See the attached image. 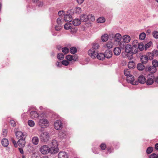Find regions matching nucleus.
<instances>
[{
    "mask_svg": "<svg viewBox=\"0 0 158 158\" xmlns=\"http://www.w3.org/2000/svg\"><path fill=\"white\" fill-rule=\"evenodd\" d=\"M152 52L155 57H156L158 56V50L157 49L153 50Z\"/></svg>",
    "mask_w": 158,
    "mask_h": 158,
    "instance_id": "obj_47",
    "label": "nucleus"
},
{
    "mask_svg": "<svg viewBox=\"0 0 158 158\" xmlns=\"http://www.w3.org/2000/svg\"><path fill=\"white\" fill-rule=\"evenodd\" d=\"M138 51V50L137 45L136 44H134L132 47L131 54H135Z\"/></svg>",
    "mask_w": 158,
    "mask_h": 158,
    "instance_id": "obj_19",
    "label": "nucleus"
},
{
    "mask_svg": "<svg viewBox=\"0 0 158 158\" xmlns=\"http://www.w3.org/2000/svg\"><path fill=\"white\" fill-rule=\"evenodd\" d=\"M124 75L127 77L130 75V71L129 69H125L124 71Z\"/></svg>",
    "mask_w": 158,
    "mask_h": 158,
    "instance_id": "obj_43",
    "label": "nucleus"
},
{
    "mask_svg": "<svg viewBox=\"0 0 158 158\" xmlns=\"http://www.w3.org/2000/svg\"><path fill=\"white\" fill-rule=\"evenodd\" d=\"M132 46L131 45L128 44L125 46V50L126 52L131 54Z\"/></svg>",
    "mask_w": 158,
    "mask_h": 158,
    "instance_id": "obj_20",
    "label": "nucleus"
},
{
    "mask_svg": "<svg viewBox=\"0 0 158 158\" xmlns=\"http://www.w3.org/2000/svg\"><path fill=\"white\" fill-rule=\"evenodd\" d=\"M48 121L45 119H40L39 121V125L42 128H44L47 125Z\"/></svg>",
    "mask_w": 158,
    "mask_h": 158,
    "instance_id": "obj_5",
    "label": "nucleus"
},
{
    "mask_svg": "<svg viewBox=\"0 0 158 158\" xmlns=\"http://www.w3.org/2000/svg\"><path fill=\"white\" fill-rule=\"evenodd\" d=\"M55 128L57 130H60L62 128L61 121L60 120H57L54 123Z\"/></svg>",
    "mask_w": 158,
    "mask_h": 158,
    "instance_id": "obj_9",
    "label": "nucleus"
},
{
    "mask_svg": "<svg viewBox=\"0 0 158 158\" xmlns=\"http://www.w3.org/2000/svg\"><path fill=\"white\" fill-rule=\"evenodd\" d=\"M64 22V19L62 17L59 18L56 20V22L58 25L61 26Z\"/></svg>",
    "mask_w": 158,
    "mask_h": 158,
    "instance_id": "obj_30",
    "label": "nucleus"
},
{
    "mask_svg": "<svg viewBox=\"0 0 158 158\" xmlns=\"http://www.w3.org/2000/svg\"><path fill=\"white\" fill-rule=\"evenodd\" d=\"M58 158H68V155L65 152H60L58 154Z\"/></svg>",
    "mask_w": 158,
    "mask_h": 158,
    "instance_id": "obj_14",
    "label": "nucleus"
},
{
    "mask_svg": "<svg viewBox=\"0 0 158 158\" xmlns=\"http://www.w3.org/2000/svg\"><path fill=\"white\" fill-rule=\"evenodd\" d=\"M143 64L139 63L137 65V68L139 70H142L144 69H145V67Z\"/></svg>",
    "mask_w": 158,
    "mask_h": 158,
    "instance_id": "obj_29",
    "label": "nucleus"
},
{
    "mask_svg": "<svg viewBox=\"0 0 158 158\" xmlns=\"http://www.w3.org/2000/svg\"><path fill=\"white\" fill-rule=\"evenodd\" d=\"M2 144L4 147H7L9 144L8 140L5 138H4L2 141Z\"/></svg>",
    "mask_w": 158,
    "mask_h": 158,
    "instance_id": "obj_28",
    "label": "nucleus"
},
{
    "mask_svg": "<svg viewBox=\"0 0 158 158\" xmlns=\"http://www.w3.org/2000/svg\"><path fill=\"white\" fill-rule=\"evenodd\" d=\"M56 64L57 67H60L62 65V64H61V63L59 61H57L56 63Z\"/></svg>",
    "mask_w": 158,
    "mask_h": 158,
    "instance_id": "obj_60",
    "label": "nucleus"
},
{
    "mask_svg": "<svg viewBox=\"0 0 158 158\" xmlns=\"http://www.w3.org/2000/svg\"><path fill=\"white\" fill-rule=\"evenodd\" d=\"M99 47V44L94 43L92 44V48L88 51V55L93 59L95 58V56H96V53H97L98 52V50Z\"/></svg>",
    "mask_w": 158,
    "mask_h": 158,
    "instance_id": "obj_1",
    "label": "nucleus"
},
{
    "mask_svg": "<svg viewBox=\"0 0 158 158\" xmlns=\"http://www.w3.org/2000/svg\"><path fill=\"white\" fill-rule=\"evenodd\" d=\"M102 40L103 42L107 41L108 39V35L107 34H105L101 37Z\"/></svg>",
    "mask_w": 158,
    "mask_h": 158,
    "instance_id": "obj_31",
    "label": "nucleus"
},
{
    "mask_svg": "<svg viewBox=\"0 0 158 158\" xmlns=\"http://www.w3.org/2000/svg\"><path fill=\"white\" fill-rule=\"evenodd\" d=\"M57 58L60 60H61L64 58V55L62 53H59L57 55Z\"/></svg>",
    "mask_w": 158,
    "mask_h": 158,
    "instance_id": "obj_41",
    "label": "nucleus"
},
{
    "mask_svg": "<svg viewBox=\"0 0 158 158\" xmlns=\"http://www.w3.org/2000/svg\"><path fill=\"white\" fill-rule=\"evenodd\" d=\"M152 44V42L151 41H150L147 44L144 45V49L145 50H146L148 48H149Z\"/></svg>",
    "mask_w": 158,
    "mask_h": 158,
    "instance_id": "obj_39",
    "label": "nucleus"
},
{
    "mask_svg": "<svg viewBox=\"0 0 158 158\" xmlns=\"http://www.w3.org/2000/svg\"><path fill=\"white\" fill-rule=\"evenodd\" d=\"M10 124L13 127H14L15 126L16 123L14 120H10Z\"/></svg>",
    "mask_w": 158,
    "mask_h": 158,
    "instance_id": "obj_56",
    "label": "nucleus"
},
{
    "mask_svg": "<svg viewBox=\"0 0 158 158\" xmlns=\"http://www.w3.org/2000/svg\"><path fill=\"white\" fill-rule=\"evenodd\" d=\"M140 60L142 64H145L148 60V56L145 55H142L141 57Z\"/></svg>",
    "mask_w": 158,
    "mask_h": 158,
    "instance_id": "obj_18",
    "label": "nucleus"
},
{
    "mask_svg": "<svg viewBox=\"0 0 158 158\" xmlns=\"http://www.w3.org/2000/svg\"><path fill=\"white\" fill-rule=\"evenodd\" d=\"M72 26V25L71 23L68 22L64 25V28L66 30H68L71 29Z\"/></svg>",
    "mask_w": 158,
    "mask_h": 158,
    "instance_id": "obj_33",
    "label": "nucleus"
},
{
    "mask_svg": "<svg viewBox=\"0 0 158 158\" xmlns=\"http://www.w3.org/2000/svg\"><path fill=\"white\" fill-rule=\"evenodd\" d=\"M64 11L63 10L60 11L58 12V15L59 16H60L62 15H64Z\"/></svg>",
    "mask_w": 158,
    "mask_h": 158,
    "instance_id": "obj_58",
    "label": "nucleus"
},
{
    "mask_svg": "<svg viewBox=\"0 0 158 158\" xmlns=\"http://www.w3.org/2000/svg\"><path fill=\"white\" fill-rule=\"evenodd\" d=\"M113 51L115 55L118 56L120 54L121 50L118 47H117L114 48Z\"/></svg>",
    "mask_w": 158,
    "mask_h": 158,
    "instance_id": "obj_24",
    "label": "nucleus"
},
{
    "mask_svg": "<svg viewBox=\"0 0 158 158\" xmlns=\"http://www.w3.org/2000/svg\"><path fill=\"white\" fill-rule=\"evenodd\" d=\"M137 47L140 51H142L144 49V44L143 43H139Z\"/></svg>",
    "mask_w": 158,
    "mask_h": 158,
    "instance_id": "obj_34",
    "label": "nucleus"
},
{
    "mask_svg": "<svg viewBox=\"0 0 158 158\" xmlns=\"http://www.w3.org/2000/svg\"><path fill=\"white\" fill-rule=\"evenodd\" d=\"M145 71L146 72H148L149 73L153 74L156 71V69L152 66H146L145 67Z\"/></svg>",
    "mask_w": 158,
    "mask_h": 158,
    "instance_id": "obj_7",
    "label": "nucleus"
},
{
    "mask_svg": "<svg viewBox=\"0 0 158 158\" xmlns=\"http://www.w3.org/2000/svg\"><path fill=\"white\" fill-rule=\"evenodd\" d=\"M12 141L15 147L16 148L18 146V145L17 144L16 142L14 139H12Z\"/></svg>",
    "mask_w": 158,
    "mask_h": 158,
    "instance_id": "obj_59",
    "label": "nucleus"
},
{
    "mask_svg": "<svg viewBox=\"0 0 158 158\" xmlns=\"http://www.w3.org/2000/svg\"><path fill=\"white\" fill-rule=\"evenodd\" d=\"M81 21L78 19H74L73 22V23L75 26H77L80 24Z\"/></svg>",
    "mask_w": 158,
    "mask_h": 158,
    "instance_id": "obj_26",
    "label": "nucleus"
},
{
    "mask_svg": "<svg viewBox=\"0 0 158 158\" xmlns=\"http://www.w3.org/2000/svg\"><path fill=\"white\" fill-rule=\"evenodd\" d=\"M148 59L149 58L150 60H152L153 59L154 57H155L154 56L152 52H148Z\"/></svg>",
    "mask_w": 158,
    "mask_h": 158,
    "instance_id": "obj_42",
    "label": "nucleus"
},
{
    "mask_svg": "<svg viewBox=\"0 0 158 158\" xmlns=\"http://www.w3.org/2000/svg\"><path fill=\"white\" fill-rule=\"evenodd\" d=\"M28 125L31 127H33L35 125V123L34 121L32 120H29L28 121Z\"/></svg>",
    "mask_w": 158,
    "mask_h": 158,
    "instance_id": "obj_45",
    "label": "nucleus"
},
{
    "mask_svg": "<svg viewBox=\"0 0 158 158\" xmlns=\"http://www.w3.org/2000/svg\"><path fill=\"white\" fill-rule=\"evenodd\" d=\"M59 136L61 138H64L65 136V135L62 131H60L58 134Z\"/></svg>",
    "mask_w": 158,
    "mask_h": 158,
    "instance_id": "obj_48",
    "label": "nucleus"
},
{
    "mask_svg": "<svg viewBox=\"0 0 158 158\" xmlns=\"http://www.w3.org/2000/svg\"><path fill=\"white\" fill-rule=\"evenodd\" d=\"M152 66L156 69L158 67V61L156 60H152Z\"/></svg>",
    "mask_w": 158,
    "mask_h": 158,
    "instance_id": "obj_35",
    "label": "nucleus"
},
{
    "mask_svg": "<svg viewBox=\"0 0 158 158\" xmlns=\"http://www.w3.org/2000/svg\"><path fill=\"white\" fill-rule=\"evenodd\" d=\"M153 37L156 39H158V32L154 31L152 33Z\"/></svg>",
    "mask_w": 158,
    "mask_h": 158,
    "instance_id": "obj_49",
    "label": "nucleus"
},
{
    "mask_svg": "<svg viewBox=\"0 0 158 158\" xmlns=\"http://www.w3.org/2000/svg\"><path fill=\"white\" fill-rule=\"evenodd\" d=\"M146 78L145 77L143 76H140L138 78V81L141 84H144L146 82Z\"/></svg>",
    "mask_w": 158,
    "mask_h": 158,
    "instance_id": "obj_22",
    "label": "nucleus"
},
{
    "mask_svg": "<svg viewBox=\"0 0 158 158\" xmlns=\"http://www.w3.org/2000/svg\"><path fill=\"white\" fill-rule=\"evenodd\" d=\"M130 56H127V57L128 58V59L129 60H131L133 58V54H130Z\"/></svg>",
    "mask_w": 158,
    "mask_h": 158,
    "instance_id": "obj_62",
    "label": "nucleus"
},
{
    "mask_svg": "<svg viewBox=\"0 0 158 158\" xmlns=\"http://www.w3.org/2000/svg\"><path fill=\"white\" fill-rule=\"evenodd\" d=\"M32 141L34 145H37L39 143V139L37 137L34 136L32 138Z\"/></svg>",
    "mask_w": 158,
    "mask_h": 158,
    "instance_id": "obj_27",
    "label": "nucleus"
},
{
    "mask_svg": "<svg viewBox=\"0 0 158 158\" xmlns=\"http://www.w3.org/2000/svg\"><path fill=\"white\" fill-rule=\"evenodd\" d=\"M123 39L124 43H128L130 42L131 38L129 36L125 35L123 36Z\"/></svg>",
    "mask_w": 158,
    "mask_h": 158,
    "instance_id": "obj_23",
    "label": "nucleus"
},
{
    "mask_svg": "<svg viewBox=\"0 0 158 158\" xmlns=\"http://www.w3.org/2000/svg\"><path fill=\"white\" fill-rule=\"evenodd\" d=\"M153 148L152 147H148L147 150L146 152L147 154H149L151 153L153 151Z\"/></svg>",
    "mask_w": 158,
    "mask_h": 158,
    "instance_id": "obj_46",
    "label": "nucleus"
},
{
    "mask_svg": "<svg viewBox=\"0 0 158 158\" xmlns=\"http://www.w3.org/2000/svg\"><path fill=\"white\" fill-rule=\"evenodd\" d=\"M19 150L20 153L22 154H23L24 152H23V149H22V148H19Z\"/></svg>",
    "mask_w": 158,
    "mask_h": 158,
    "instance_id": "obj_61",
    "label": "nucleus"
},
{
    "mask_svg": "<svg viewBox=\"0 0 158 158\" xmlns=\"http://www.w3.org/2000/svg\"><path fill=\"white\" fill-rule=\"evenodd\" d=\"M124 43H125L124 41L122 42H120L119 43V46H120V47L122 49L125 48V46H126V45H125L124 44Z\"/></svg>",
    "mask_w": 158,
    "mask_h": 158,
    "instance_id": "obj_50",
    "label": "nucleus"
},
{
    "mask_svg": "<svg viewBox=\"0 0 158 158\" xmlns=\"http://www.w3.org/2000/svg\"><path fill=\"white\" fill-rule=\"evenodd\" d=\"M61 64L67 66L69 65V63L68 61L64 60L62 61Z\"/></svg>",
    "mask_w": 158,
    "mask_h": 158,
    "instance_id": "obj_52",
    "label": "nucleus"
},
{
    "mask_svg": "<svg viewBox=\"0 0 158 158\" xmlns=\"http://www.w3.org/2000/svg\"><path fill=\"white\" fill-rule=\"evenodd\" d=\"M15 135L17 138L18 139L21 138H24L25 137V135L23 133L20 131H17L15 132Z\"/></svg>",
    "mask_w": 158,
    "mask_h": 158,
    "instance_id": "obj_21",
    "label": "nucleus"
},
{
    "mask_svg": "<svg viewBox=\"0 0 158 158\" xmlns=\"http://www.w3.org/2000/svg\"><path fill=\"white\" fill-rule=\"evenodd\" d=\"M113 45V44L112 42L110 41H108L106 44V46L108 48L110 49L112 48Z\"/></svg>",
    "mask_w": 158,
    "mask_h": 158,
    "instance_id": "obj_36",
    "label": "nucleus"
},
{
    "mask_svg": "<svg viewBox=\"0 0 158 158\" xmlns=\"http://www.w3.org/2000/svg\"><path fill=\"white\" fill-rule=\"evenodd\" d=\"M150 158H157V155L155 153H153L150 155L149 156Z\"/></svg>",
    "mask_w": 158,
    "mask_h": 158,
    "instance_id": "obj_55",
    "label": "nucleus"
},
{
    "mask_svg": "<svg viewBox=\"0 0 158 158\" xmlns=\"http://www.w3.org/2000/svg\"><path fill=\"white\" fill-rule=\"evenodd\" d=\"M65 58L67 60L70 61H71L72 60H73L74 61H76V59L73 58V56H72L69 55H68L66 56Z\"/></svg>",
    "mask_w": 158,
    "mask_h": 158,
    "instance_id": "obj_32",
    "label": "nucleus"
},
{
    "mask_svg": "<svg viewBox=\"0 0 158 158\" xmlns=\"http://www.w3.org/2000/svg\"><path fill=\"white\" fill-rule=\"evenodd\" d=\"M63 19L64 21V20L65 22H69L72 21L73 18L71 15L69 14L64 15Z\"/></svg>",
    "mask_w": 158,
    "mask_h": 158,
    "instance_id": "obj_12",
    "label": "nucleus"
},
{
    "mask_svg": "<svg viewBox=\"0 0 158 158\" xmlns=\"http://www.w3.org/2000/svg\"><path fill=\"white\" fill-rule=\"evenodd\" d=\"M30 116L31 118L34 119L37 118L39 116V114L37 112L32 111L30 112Z\"/></svg>",
    "mask_w": 158,
    "mask_h": 158,
    "instance_id": "obj_17",
    "label": "nucleus"
},
{
    "mask_svg": "<svg viewBox=\"0 0 158 158\" xmlns=\"http://www.w3.org/2000/svg\"><path fill=\"white\" fill-rule=\"evenodd\" d=\"M104 54L105 58L109 59L112 56V52L110 50L107 49L106 51Z\"/></svg>",
    "mask_w": 158,
    "mask_h": 158,
    "instance_id": "obj_13",
    "label": "nucleus"
},
{
    "mask_svg": "<svg viewBox=\"0 0 158 158\" xmlns=\"http://www.w3.org/2000/svg\"><path fill=\"white\" fill-rule=\"evenodd\" d=\"M40 139L42 142H47L49 139V133L45 132L41 133L40 136Z\"/></svg>",
    "mask_w": 158,
    "mask_h": 158,
    "instance_id": "obj_3",
    "label": "nucleus"
},
{
    "mask_svg": "<svg viewBox=\"0 0 158 158\" xmlns=\"http://www.w3.org/2000/svg\"><path fill=\"white\" fill-rule=\"evenodd\" d=\"M50 149L48 146L44 145L40 148V151L43 154H46L49 152L50 153Z\"/></svg>",
    "mask_w": 158,
    "mask_h": 158,
    "instance_id": "obj_6",
    "label": "nucleus"
},
{
    "mask_svg": "<svg viewBox=\"0 0 158 158\" xmlns=\"http://www.w3.org/2000/svg\"><path fill=\"white\" fill-rule=\"evenodd\" d=\"M62 26L60 25L56 26L55 27V29L57 31H59L60 30Z\"/></svg>",
    "mask_w": 158,
    "mask_h": 158,
    "instance_id": "obj_57",
    "label": "nucleus"
},
{
    "mask_svg": "<svg viewBox=\"0 0 158 158\" xmlns=\"http://www.w3.org/2000/svg\"><path fill=\"white\" fill-rule=\"evenodd\" d=\"M122 36L119 33H117L115 35L114 37V41L118 42V44L120 42Z\"/></svg>",
    "mask_w": 158,
    "mask_h": 158,
    "instance_id": "obj_16",
    "label": "nucleus"
},
{
    "mask_svg": "<svg viewBox=\"0 0 158 158\" xmlns=\"http://www.w3.org/2000/svg\"><path fill=\"white\" fill-rule=\"evenodd\" d=\"M51 147L50 149V153L55 154L58 152L59 149L57 147L58 144L57 141L55 140H53L51 142Z\"/></svg>",
    "mask_w": 158,
    "mask_h": 158,
    "instance_id": "obj_2",
    "label": "nucleus"
},
{
    "mask_svg": "<svg viewBox=\"0 0 158 158\" xmlns=\"http://www.w3.org/2000/svg\"><path fill=\"white\" fill-rule=\"evenodd\" d=\"M146 37V34L144 32H142L140 34L139 36V39L141 40H143Z\"/></svg>",
    "mask_w": 158,
    "mask_h": 158,
    "instance_id": "obj_40",
    "label": "nucleus"
},
{
    "mask_svg": "<svg viewBox=\"0 0 158 158\" xmlns=\"http://www.w3.org/2000/svg\"><path fill=\"white\" fill-rule=\"evenodd\" d=\"M62 51V52L65 54L69 52V50L68 48L65 47L63 48Z\"/></svg>",
    "mask_w": 158,
    "mask_h": 158,
    "instance_id": "obj_44",
    "label": "nucleus"
},
{
    "mask_svg": "<svg viewBox=\"0 0 158 158\" xmlns=\"http://www.w3.org/2000/svg\"><path fill=\"white\" fill-rule=\"evenodd\" d=\"M81 9L80 7H77L76 8V13L79 14L81 12Z\"/></svg>",
    "mask_w": 158,
    "mask_h": 158,
    "instance_id": "obj_54",
    "label": "nucleus"
},
{
    "mask_svg": "<svg viewBox=\"0 0 158 158\" xmlns=\"http://www.w3.org/2000/svg\"><path fill=\"white\" fill-rule=\"evenodd\" d=\"M25 137L21 138L18 141L17 143L19 146L21 148L24 147L25 145Z\"/></svg>",
    "mask_w": 158,
    "mask_h": 158,
    "instance_id": "obj_10",
    "label": "nucleus"
},
{
    "mask_svg": "<svg viewBox=\"0 0 158 158\" xmlns=\"http://www.w3.org/2000/svg\"><path fill=\"white\" fill-rule=\"evenodd\" d=\"M101 149L102 150H104L106 148V145L105 143H102L100 145Z\"/></svg>",
    "mask_w": 158,
    "mask_h": 158,
    "instance_id": "obj_51",
    "label": "nucleus"
},
{
    "mask_svg": "<svg viewBox=\"0 0 158 158\" xmlns=\"http://www.w3.org/2000/svg\"><path fill=\"white\" fill-rule=\"evenodd\" d=\"M77 50L75 47H72L70 48V52L73 54H74L77 52Z\"/></svg>",
    "mask_w": 158,
    "mask_h": 158,
    "instance_id": "obj_38",
    "label": "nucleus"
},
{
    "mask_svg": "<svg viewBox=\"0 0 158 158\" xmlns=\"http://www.w3.org/2000/svg\"><path fill=\"white\" fill-rule=\"evenodd\" d=\"M126 80L128 83H130L133 85H137L138 84L137 81L134 82L135 80L134 77L133 75L131 74L127 77Z\"/></svg>",
    "mask_w": 158,
    "mask_h": 158,
    "instance_id": "obj_4",
    "label": "nucleus"
},
{
    "mask_svg": "<svg viewBox=\"0 0 158 158\" xmlns=\"http://www.w3.org/2000/svg\"><path fill=\"white\" fill-rule=\"evenodd\" d=\"M84 0H77V3L80 4H81L83 3Z\"/></svg>",
    "mask_w": 158,
    "mask_h": 158,
    "instance_id": "obj_63",
    "label": "nucleus"
},
{
    "mask_svg": "<svg viewBox=\"0 0 158 158\" xmlns=\"http://www.w3.org/2000/svg\"><path fill=\"white\" fill-rule=\"evenodd\" d=\"M148 78L146 82V83L148 85H152L154 82V76H151L150 77V74H148Z\"/></svg>",
    "mask_w": 158,
    "mask_h": 158,
    "instance_id": "obj_11",
    "label": "nucleus"
},
{
    "mask_svg": "<svg viewBox=\"0 0 158 158\" xmlns=\"http://www.w3.org/2000/svg\"><path fill=\"white\" fill-rule=\"evenodd\" d=\"M96 55L95 58L97 57L99 60H103L105 58L104 54L103 53L98 52L97 53H96Z\"/></svg>",
    "mask_w": 158,
    "mask_h": 158,
    "instance_id": "obj_15",
    "label": "nucleus"
},
{
    "mask_svg": "<svg viewBox=\"0 0 158 158\" xmlns=\"http://www.w3.org/2000/svg\"><path fill=\"white\" fill-rule=\"evenodd\" d=\"M128 66L129 69H133L135 67V64L133 61H130L128 62Z\"/></svg>",
    "mask_w": 158,
    "mask_h": 158,
    "instance_id": "obj_25",
    "label": "nucleus"
},
{
    "mask_svg": "<svg viewBox=\"0 0 158 158\" xmlns=\"http://www.w3.org/2000/svg\"><path fill=\"white\" fill-rule=\"evenodd\" d=\"M107 152L109 153H110L111 152V149L110 148H108L107 149Z\"/></svg>",
    "mask_w": 158,
    "mask_h": 158,
    "instance_id": "obj_64",
    "label": "nucleus"
},
{
    "mask_svg": "<svg viewBox=\"0 0 158 158\" xmlns=\"http://www.w3.org/2000/svg\"><path fill=\"white\" fill-rule=\"evenodd\" d=\"M2 132V135L3 136V137L6 136V135L7 133V131L6 129H3Z\"/></svg>",
    "mask_w": 158,
    "mask_h": 158,
    "instance_id": "obj_53",
    "label": "nucleus"
},
{
    "mask_svg": "<svg viewBox=\"0 0 158 158\" xmlns=\"http://www.w3.org/2000/svg\"><path fill=\"white\" fill-rule=\"evenodd\" d=\"M97 21L98 23H104L105 21V19L103 17H100L97 19Z\"/></svg>",
    "mask_w": 158,
    "mask_h": 158,
    "instance_id": "obj_37",
    "label": "nucleus"
},
{
    "mask_svg": "<svg viewBox=\"0 0 158 158\" xmlns=\"http://www.w3.org/2000/svg\"><path fill=\"white\" fill-rule=\"evenodd\" d=\"M90 17H94L92 14L87 15L85 14H83L80 16V19L81 22H86L89 19Z\"/></svg>",
    "mask_w": 158,
    "mask_h": 158,
    "instance_id": "obj_8",
    "label": "nucleus"
}]
</instances>
